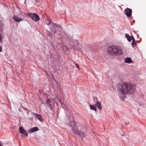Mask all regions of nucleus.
<instances>
[{"label":"nucleus","mask_w":146,"mask_h":146,"mask_svg":"<svg viewBox=\"0 0 146 146\" xmlns=\"http://www.w3.org/2000/svg\"><path fill=\"white\" fill-rule=\"evenodd\" d=\"M72 130L73 131L74 134H76L78 131V128L76 125L74 126V127H72Z\"/></svg>","instance_id":"13"},{"label":"nucleus","mask_w":146,"mask_h":146,"mask_svg":"<svg viewBox=\"0 0 146 146\" xmlns=\"http://www.w3.org/2000/svg\"><path fill=\"white\" fill-rule=\"evenodd\" d=\"M27 15L31 17V19L35 21H39L40 20V18L39 16L35 13H28Z\"/></svg>","instance_id":"4"},{"label":"nucleus","mask_w":146,"mask_h":146,"mask_svg":"<svg viewBox=\"0 0 146 146\" xmlns=\"http://www.w3.org/2000/svg\"><path fill=\"white\" fill-rule=\"evenodd\" d=\"M124 11L125 12V15L127 17H129L131 15L132 11L131 9L127 8Z\"/></svg>","instance_id":"10"},{"label":"nucleus","mask_w":146,"mask_h":146,"mask_svg":"<svg viewBox=\"0 0 146 146\" xmlns=\"http://www.w3.org/2000/svg\"><path fill=\"white\" fill-rule=\"evenodd\" d=\"M122 48L119 46H116L115 55L120 56L122 55Z\"/></svg>","instance_id":"6"},{"label":"nucleus","mask_w":146,"mask_h":146,"mask_svg":"<svg viewBox=\"0 0 146 146\" xmlns=\"http://www.w3.org/2000/svg\"><path fill=\"white\" fill-rule=\"evenodd\" d=\"M75 65H76V67H77V68H78V69H79V65L78 64H76Z\"/></svg>","instance_id":"23"},{"label":"nucleus","mask_w":146,"mask_h":146,"mask_svg":"<svg viewBox=\"0 0 146 146\" xmlns=\"http://www.w3.org/2000/svg\"><path fill=\"white\" fill-rule=\"evenodd\" d=\"M136 44H137L136 42H132L131 43V45L133 47L136 46Z\"/></svg>","instance_id":"20"},{"label":"nucleus","mask_w":146,"mask_h":146,"mask_svg":"<svg viewBox=\"0 0 146 146\" xmlns=\"http://www.w3.org/2000/svg\"><path fill=\"white\" fill-rule=\"evenodd\" d=\"M39 130L37 127H34L30 129L28 131L29 133H32L35 131H37Z\"/></svg>","instance_id":"12"},{"label":"nucleus","mask_w":146,"mask_h":146,"mask_svg":"<svg viewBox=\"0 0 146 146\" xmlns=\"http://www.w3.org/2000/svg\"><path fill=\"white\" fill-rule=\"evenodd\" d=\"M90 108L91 109L94 110L96 111H97V109L95 106V104L93 105H90Z\"/></svg>","instance_id":"18"},{"label":"nucleus","mask_w":146,"mask_h":146,"mask_svg":"<svg viewBox=\"0 0 146 146\" xmlns=\"http://www.w3.org/2000/svg\"><path fill=\"white\" fill-rule=\"evenodd\" d=\"M56 28L57 30L60 32L62 30V27L60 25L56 23L54 24L53 27H52V28H51V33L48 31L47 35L50 36H52L53 35H54L56 32Z\"/></svg>","instance_id":"2"},{"label":"nucleus","mask_w":146,"mask_h":146,"mask_svg":"<svg viewBox=\"0 0 146 146\" xmlns=\"http://www.w3.org/2000/svg\"><path fill=\"white\" fill-rule=\"evenodd\" d=\"M45 22L46 24L49 26L50 28L51 29V28H52V27H53L54 24L53 23L51 20L47 18L46 19Z\"/></svg>","instance_id":"8"},{"label":"nucleus","mask_w":146,"mask_h":146,"mask_svg":"<svg viewBox=\"0 0 146 146\" xmlns=\"http://www.w3.org/2000/svg\"><path fill=\"white\" fill-rule=\"evenodd\" d=\"M95 106L96 107H98L100 110H101L102 108V106L100 103L99 102H97L95 104Z\"/></svg>","instance_id":"17"},{"label":"nucleus","mask_w":146,"mask_h":146,"mask_svg":"<svg viewBox=\"0 0 146 146\" xmlns=\"http://www.w3.org/2000/svg\"><path fill=\"white\" fill-rule=\"evenodd\" d=\"M0 143H1V141H0Z\"/></svg>","instance_id":"31"},{"label":"nucleus","mask_w":146,"mask_h":146,"mask_svg":"<svg viewBox=\"0 0 146 146\" xmlns=\"http://www.w3.org/2000/svg\"><path fill=\"white\" fill-rule=\"evenodd\" d=\"M19 131L21 133L25 136L27 137L28 136V133L21 126H20L19 127Z\"/></svg>","instance_id":"7"},{"label":"nucleus","mask_w":146,"mask_h":146,"mask_svg":"<svg viewBox=\"0 0 146 146\" xmlns=\"http://www.w3.org/2000/svg\"><path fill=\"white\" fill-rule=\"evenodd\" d=\"M0 146H3L1 144V143H0Z\"/></svg>","instance_id":"29"},{"label":"nucleus","mask_w":146,"mask_h":146,"mask_svg":"<svg viewBox=\"0 0 146 146\" xmlns=\"http://www.w3.org/2000/svg\"><path fill=\"white\" fill-rule=\"evenodd\" d=\"M2 51V47L0 46V52H1Z\"/></svg>","instance_id":"24"},{"label":"nucleus","mask_w":146,"mask_h":146,"mask_svg":"<svg viewBox=\"0 0 146 146\" xmlns=\"http://www.w3.org/2000/svg\"><path fill=\"white\" fill-rule=\"evenodd\" d=\"M52 102L50 99H48L46 101V106L48 107H49L50 109V113H52L53 110H52V108L51 107V102Z\"/></svg>","instance_id":"9"},{"label":"nucleus","mask_w":146,"mask_h":146,"mask_svg":"<svg viewBox=\"0 0 146 146\" xmlns=\"http://www.w3.org/2000/svg\"><path fill=\"white\" fill-rule=\"evenodd\" d=\"M116 45H113L109 47L108 50V53L112 55H114Z\"/></svg>","instance_id":"5"},{"label":"nucleus","mask_w":146,"mask_h":146,"mask_svg":"<svg viewBox=\"0 0 146 146\" xmlns=\"http://www.w3.org/2000/svg\"><path fill=\"white\" fill-rule=\"evenodd\" d=\"M125 124L126 126H127L129 125V123H125Z\"/></svg>","instance_id":"25"},{"label":"nucleus","mask_w":146,"mask_h":146,"mask_svg":"<svg viewBox=\"0 0 146 146\" xmlns=\"http://www.w3.org/2000/svg\"><path fill=\"white\" fill-rule=\"evenodd\" d=\"M125 62L128 63H130L132 62V61L130 58H126L125 61Z\"/></svg>","instance_id":"16"},{"label":"nucleus","mask_w":146,"mask_h":146,"mask_svg":"<svg viewBox=\"0 0 146 146\" xmlns=\"http://www.w3.org/2000/svg\"><path fill=\"white\" fill-rule=\"evenodd\" d=\"M125 36L129 42H130L131 41L132 39V36H130L128 34H126Z\"/></svg>","instance_id":"15"},{"label":"nucleus","mask_w":146,"mask_h":146,"mask_svg":"<svg viewBox=\"0 0 146 146\" xmlns=\"http://www.w3.org/2000/svg\"><path fill=\"white\" fill-rule=\"evenodd\" d=\"M64 104H63L61 103V106H62L63 107V108L64 107Z\"/></svg>","instance_id":"28"},{"label":"nucleus","mask_w":146,"mask_h":146,"mask_svg":"<svg viewBox=\"0 0 146 146\" xmlns=\"http://www.w3.org/2000/svg\"><path fill=\"white\" fill-rule=\"evenodd\" d=\"M22 108H23V109L25 110H27V109L26 108H25L24 107H22Z\"/></svg>","instance_id":"27"},{"label":"nucleus","mask_w":146,"mask_h":146,"mask_svg":"<svg viewBox=\"0 0 146 146\" xmlns=\"http://www.w3.org/2000/svg\"><path fill=\"white\" fill-rule=\"evenodd\" d=\"M2 32H0V42L1 40L3 38V37L2 36Z\"/></svg>","instance_id":"21"},{"label":"nucleus","mask_w":146,"mask_h":146,"mask_svg":"<svg viewBox=\"0 0 146 146\" xmlns=\"http://www.w3.org/2000/svg\"><path fill=\"white\" fill-rule=\"evenodd\" d=\"M97 100V98H94V100L95 101V100Z\"/></svg>","instance_id":"26"},{"label":"nucleus","mask_w":146,"mask_h":146,"mask_svg":"<svg viewBox=\"0 0 146 146\" xmlns=\"http://www.w3.org/2000/svg\"><path fill=\"white\" fill-rule=\"evenodd\" d=\"M117 88L119 91L121 92V96L123 98H125L126 93L128 94H132L135 90V86L130 83L118 84Z\"/></svg>","instance_id":"1"},{"label":"nucleus","mask_w":146,"mask_h":146,"mask_svg":"<svg viewBox=\"0 0 146 146\" xmlns=\"http://www.w3.org/2000/svg\"><path fill=\"white\" fill-rule=\"evenodd\" d=\"M14 20L17 22H19L22 21V19L21 18H19L17 16L15 15L13 17Z\"/></svg>","instance_id":"14"},{"label":"nucleus","mask_w":146,"mask_h":146,"mask_svg":"<svg viewBox=\"0 0 146 146\" xmlns=\"http://www.w3.org/2000/svg\"><path fill=\"white\" fill-rule=\"evenodd\" d=\"M132 42H136V41H135V38H134L133 36H132Z\"/></svg>","instance_id":"22"},{"label":"nucleus","mask_w":146,"mask_h":146,"mask_svg":"<svg viewBox=\"0 0 146 146\" xmlns=\"http://www.w3.org/2000/svg\"><path fill=\"white\" fill-rule=\"evenodd\" d=\"M76 134L79 135L82 138H83L85 136L84 134L82 132L80 131H78Z\"/></svg>","instance_id":"19"},{"label":"nucleus","mask_w":146,"mask_h":146,"mask_svg":"<svg viewBox=\"0 0 146 146\" xmlns=\"http://www.w3.org/2000/svg\"><path fill=\"white\" fill-rule=\"evenodd\" d=\"M70 44L71 46L70 47L71 48L75 50H80V48L79 47L80 44L78 43L76 41H74L70 42Z\"/></svg>","instance_id":"3"},{"label":"nucleus","mask_w":146,"mask_h":146,"mask_svg":"<svg viewBox=\"0 0 146 146\" xmlns=\"http://www.w3.org/2000/svg\"><path fill=\"white\" fill-rule=\"evenodd\" d=\"M137 37H139V35H137Z\"/></svg>","instance_id":"30"},{"label":"nucleus","mask_w":146,"mask_h":146,"mask_svg":"<svg viewBox=\"0 0 146 146\" xmlns=\"http://www.w3.org/2000/svg\"><path fill=\"white\" fill-rule=\"evenodd\" d=\"M33 114L34 116L36 117V119L37 118L41 122L43 121V119L42 118L41 115L35 113H33Z\"/></svg>","instance_id":"11"}]
</instances>
